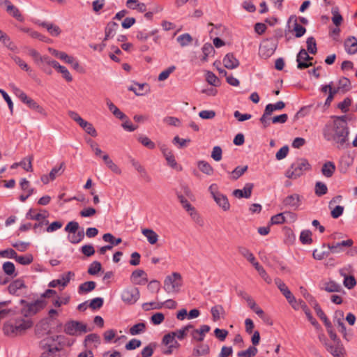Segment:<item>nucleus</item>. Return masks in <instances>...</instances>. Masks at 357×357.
<instances>
[{"label":"nucleus","mask_w":357,"mask_h":357,"mask_svg":"<svg viewBox=\"0 0 357 357\" xmlns=\"http://www.w3.org/2000/svg\"><path fill=\"white\" fill-rule=\"evenodd\" d=\"M349 131L346 117L337 116L335 119L326 124L323 135L327 141H333L338 148H343L347 141Z\"/></svg>","instance_id":"nucleus-1"},{"label":"nucleus","mask_w":357,"mask_h":357,"mask_svg":"<svg viewBox=\"0 0 357 357\" xmlns=\"http://www.w3.org/2000/svg\"><path fill=\"white\" fill-rule=\"evenodd\" d=\"M33 325L29 319H18L14 322L8 321L3 326V332L7 335H17L24 333Z\"/></svg>","instance_id":"nucleus-2"},{"label":"nucleus","mask_w":357,"mask_h":357,"mask_svg":"<svg viewBox=\"0 0 357 357\" xmlns=\"http://www.w3.org/2000/svg\"><path fill=\"white\" fill-rule=\"evenodd\" d=\"M311 165L305 158L296 159L285 172V176L290 179H296L307 171L310 170Z\"/></svg>","instance_id":"nucleus-3"},{"label":"nucleus","mask_w":357,"mask_h":357,"mask_svg":"<svg viewBox=\"0 0 357 357\" xmlns=\"http://www.w3.org/2000/svg\"><path fill=\"white\" fill-rule=\"evenodd\" d=\"M79 229V223L76 221L69 222L64 230L69 233L68 236V240L73 244H77L81 242L84 238V229Z\"/></svg>","instance_id":"nucleus-4"},{"label":"nucleus","mask_w":357,"mask_h":357,"mask_svg":"<svg viewBox=\"0 0 357 357\" xmlns=\"http://www.w3.org/2000/svg\"><path fill=\"white\" fill-rule=\"evenodd\" d=\"M182 286V277L179 273L174 272L164 280L163 288L168 293H178Z\"/></svg>","instance_id":"nucleus-5"},{"label":"nucleus","mask_w":357,"mask_h":357,"mask_svg":"<svg viewBox=\"0 0 357 357\" xmlns=\"http://www.w3.org/2000/svg\"><path fill=\"white\" fill-rule=\"evenodd\" d=\"M21 303L25 304L24 307L22 309V314L26 317L36 314L46 305L43 298L36 300L32 303H27L24 300H21Z\"/></svg>","instance_id":"nucleus-6"},{"label":"nucleus","mask_w":357,"mask_h":357,"mask_svg":"<svg viewBox=\"0 0 357 357\" xmlns=\"http://www.w3.org/2000/svg\"><path fill=\"white\" fill-rule=\"evenodd\" d=\"M63 338L62 335L47 337L41 342L42 347L46 349L50 353L54 354L61 349V341Z\"/></svg>","instance_id":"nucleus-7"},{"label":"nucleus","mask_w":357,"mask_h":357,"mask_svg":"<svg viewBox=\"0 0 357 357\" xmlns=\"http://www.w3.org/2000/svg\"><path fill=\"white\" fill-rule=\"evenodd\" d=\"M139 290L137 287H135L125 288L121 294L122 301L127 305L135 304L139 299Z\"/></svg>","instance_id":"nucleus-8"},{"label":"nucleus","mask_w":357,"mask_h":357,"mask_svg":"<svg viewBox=\"0 0 357 357\" xmlns=\"http://www.w3.org/2000/svg\"><path fill=\"white\" fill-rule=\"evenodd\" d=\"M64 331L66 334L70 335H77L86 333L87 327L86 324L82 322L71 321L65 325Z\"/></svg>","instance_id":"nucleus-9"},{"label":"nucleus","mask_w":357,"mask_h":357,"mask_svg":"<svg viewBox=\"0 0 357 357\" xmlns=\"http://www.w3.org/2000/svg\"><path fill=\"white\" fill-rule=\"evenodd\" d=\"M276 48V43L271 40H266L264 41L259 47V56L263 59H268L274 54Z\"/></svg>","instance_id":"nucleus-10"},{"label":"nucleus","mask_w":357,"mask_h":357,"mask_svg":"<svg viewBox=\"0 0 357 357\" xmlns=\"http://www.w3.org/2000/svg\"><path fill=\"white\" fill-rule=\"evenodd\" d=\"M162 344L167 346V349L163 351L166 355H170L174 349H178L180 344L175 340V334L169 333L164 335L162 338Z\"/></svg>","instance_id":"nucleus-11"},{"label":"nucleus","mask_w":357,"mask_h":357,"mask_svg":"<svg viewBox=\"0 0 357 357\" xmlns=\"http://www.w3.org/2000/svg\"><path fill=\"white\" fill-rule=\"evenodd\" d=\"M312 57L309 56L307 52L301 49L296 56V61L298 63L297 68L298 69L307 68L312 66V63L310 62L312 60Z\"/></svg>","instance_id":"nucleus-12"},{"label":"nucleus","mask_w":357,"mask_h":357,"mask_svg":"<svg viewBox=\"0 0 357 357\" xmlns=\"http://www.w3.org/2000/svg\"><path fill=\"white\" fill-rule=\"evenodd\" d=\"M160 149L169 167L177 170H181L182 168L178 167L172 151L166 145H161Z\"/></svg>","instance_id":"nucleus-13"},{"label":"nucleus","mask_w":357,"mask_h":357,"mask_svg":"<svg viewBox=\"0 0 357 357\" xmlns=\"http://www.w3.org/2000/svg\"><path fill=\"white\" fill-rule=\"evenodd\" d=\"M302 202V197L296 193L291 194L286 197L283 200V204L292 208L294 210H296L299 208Z\"/></svg>","instance_id":"nucleus-14"},{"label":"nucleus","mask_w":357,"mask_h":357,"mask_svg":"<svg viewBox=\"0 0 357 357\" xmlns=\"http://www.w3.org/2000/svg\"><path fill=\"white\" fill-rule=\"evenodd\" d=\"M254 185L251 183H247L243 189L234 190L232 192L233 195L238 199L241 198H250L252 195V188Z\"/></svg>","instance_id":"nucleus-15"},{"label":"nucleus","mask_w":357,"mask_h":357,"mask_svg":"<svg viewBox=\"0 0 357 357\" xmlns=\"http://www.w3.org/2000/svg\"><path fill=\"white\" fill-rule=\"evenodd\" d=\"M130 280L134 284H144L148 281L147 274L143 270L137 269L132 273Z\"/></svg>","instance_id":"nucleus-16"},{"label":"nucleus","mask_w":357,"mask_h":357,"mask_svg":"<svg viewBox=\"0 0 357 357\" xmlns=\"http://www.w3.org/2000/svg\"><path fill=\"white\" fill-rule=\"evenodd\" d=\"M22 102L26 104L30 109L36 110L44 116H47V114L45 109L28 96H26Z\"/></svg>","instance_id":"nucleus-17"},{"label":"nucleus","mask_w":357,"mask_h":357,"mask_svg":"<svg viewBox=\"0 0 357 357\" xmlns=\"http://www.w3.org/2000/svg\"><path fill=\"white\" fill-rule=\"evenodd\" d=\"M222 63L224 66L228 69L236 68L240 63L232 53L227 54L223 58Z\"/></svg>","instance_id":"nucleus-18"},{"label":"nucleus","mask_w":357,"mask_h":357,"mask_svg":"<svg viewBox=\"0 0 357 357\" xmlns=\"http://www.w3.org/2000/svg\"><path fill=\"white\" fill-rule=\"evenodd\" d=\"M211 330V327L208 325H202L199 329H195L192 333V338L197 341L202 342L205 335Z\"/></svg>","instance_id":"nucleus-19"},{"label":"nucleus","mask_w":357,"mask_h":357,"mask_svg":"<svg viewBox=\"0 0 357 357\" xmlns=\"http://www.w3.org/2000/svg\"><path fill=\"white\" fill-rule=\"evenodd\" d=\"M216 204L222 208L223 211H227L230 208V204L226 195L222 193H216L213 197Z\"/></svg>","instance_id":"nucleus-20"},{"label":"nucleus","mask_w":357,"mask_h":357,"mask_svg":"<svg viewBox=\"0 0 357 357\" xmlns=\"http://www.w3.org/2000/svg\"><path fill=\"white\" fill-rule=\"evenodd\" d=\"M344 48L349 54H354L357 52V38L350 36L344 41Z\"/></svg>","instance_id":"nucleus-21"},{"label":"nucleus","mask_w":357,"mask_h":357,"mask_svg":"<svg viewBox=\"0 0 357 357\" xmlns=\"http://www.w3.org/2000/svg\"><path fill=\"white\" fill-rule=\"evenodd\" d=\"M291 22L294 23V31H295V36L296 38L303 36L305 34L306 29L305 27L297 22V17L296 15H291L289 17L288 23L289 24Z\"/></svg>","instance_id":"nucleus-22"},{"label":"nucleus","mask_w":357,"mask_h":357,"mask_svg":"<svg viewBox=\"0 0 357 357\" xmlns=\"http://www.w3.org/2000/svg\"><path fill=\"white\" fill-rule=\"evenodd\" d=\"M335 169V163L332 161H327L323 164L321 172L325 177L331 178L334 174Z\"/></svg>","instance_id":"nucleus-23"},{"label":"nucleus","mask_w":357,"mask_h":357,"mask_svg":"<svg viewBox=\"0 0 357 357\" xmlns=\"http://www.w3.org/2000/svg\"><path fill=\"white\" fill-rule=\"evenodd\" d=\"M119 29V24L114 22H109L107 23L105 29V38L104 40H107L113 38Z\"/></svg>","instance_id":"nucleus-24"},{"label":"nucleus","mask_w":357,"mask_h":357,"mask_svg":"<svg viewBox=\"0 0 357 357\" xmlns=\"http://www.w3.org/2000/svg\"><path fill=\"white\" fill-rule=\"evenodd\" d=\"M40 25L45 28L49 32V33L54 37L59 36L61 32V30L59 26L50 22H41Z\"/></svg>","instance_id":"nucleus-25"},{"label":"nucleus","mask_w":357,"mask_h":357,"mask_svg":"<svg viewBox=\"0 0 357 357\" xmlns=\"http://www.w3.org/2000/svg\"><path fill=\"white\" fill-rule=\"evenodd\" d=\"M142 234L146 238L148 242L151 245L155 244L158 241V235L151 229H142Z\"/></svg>","instance_id":"nucleus-26"},{"label":"nucleus","mask_w":357,"mask_h":357,"mask_svg":"<svg viewBox=\"0 0 357 357\" xmlns=\"http://www.w3.org/2000/svg\"><path fill=\"white\" fill-rule=\"evenodd\" d=\"M326 349L333 357H343L342 355L344 349L340 342L336 343L335 346L328 344Z\"/></svg>","instance_id":"nucleus-27"},{"label":"nucleus","mask_w":357,"mask_h":357,"mask_svg":"<svg viewBox=\"0 0 357 357\" xmlns=\"http://www.w3.org/2000/svg\"><path fill=\"white\" fill-rule=\"evenodd\" d=\"M106 104L109 111L118 119L124 120L126 116L109 99L106 100Z\"/></svg>","instance_id":"nucleus-28"},{"label":"nucleus","mask_w":357,"mask_h":357,"mask_svg":"<svg viewBox=\"0 0 357 357\" xmlns=\"http://www.w3.org/2000/svg\"><path fill=\"white\" fill-rule=\"evenodd\" d=\"M322 289L327 292H340L342 290V287L334 280H329L323 284Z\"/></svg>","instance_id":"nucleus-29"},{"label":"nucleus","mask_w":357,"mask_h":357,"mask_svg":"<svg viewBox=\"0 0 357 357\" xmlns=\"http://www.w3.org/2000/svg\"><path fill=\"white\" fill-rule=\"evenodd\" d=\"M211 313L213 321H218L221 317H224L225 312L221 305H216L211 307Z\"/></svg>","instance_id":"nucleus-30"},{"label":"nucleus","mask_w":357,"mask_h":357,"mask_svg":"<svg viewBox=\"0 0 357 357\" xmlns=\"http://www.w3.org/2000/svg\"><path fill=\"white\" fill-rule=\"evenodd\" d=\"M327 247V245L324 243L322 244L321 248L315 249L313 251L312 256L314 259L317 260H321L330 255V250L328 249L327 250H324Z\"/></svg>","instance_id":"nucleus-31"},{"label":"nucleus","mask_w":357,"mask_h":357,"mask_svg":"<svg viewBox=\"0 0 357 357\" xmlns=\"http://www.w3.org/2000/svg\"><path fill=\"white\" fill-rule=\"evenodd\" d=\"M209 347L206 344H197L193 349L192 355L195 357H199L207 355L209 353Z\"/></svg>","instance_id":"nucleus-32"},{"label":"nucleus","mask_w":357,"mask_h":357,"mask_svg":"<svg viewBox=\"0 0 357 357\" xmlns=\"http://www.w3.org/2000/svg\"><path fill=\"white\" fill-rule=\"evenodd\" d=\"M47 216V211H44L43 213H36V210L32 208H31L26 213V218L30 220H35L37 221L45 220Z\"/></svg>","instance_id":"nucleus-33"},{"label":"nucleus","mask_w":357,"mask_h":357,"mask_svg":"<svg viewBox=\"0 0 357 357\" xmlns=\"http://www.w3.org/2000/svg\"><path fill=\"white\" fill-rule=\"evenodd\" d=\"M25 287L24 282L21 279H17L12 282L8 286V291L10 294H15L17 291Z\"/></svg>","instance_id":"nucleus-34"},{"label":"nucleus","mask_w":357,"mask_h":357,"mask_svg":"<svg viewBox=\"0 0 357 357\" xmlns=\"http://www.w3.org/2000/svg\"><path fill=\"white\" fill-rule=\"evenodd\" d=\"M197 167L202 172L206 175H212L213 173V168L205 160H199L197 162Z\"/></svg>","instance_id":"nucleus-35"},{"label":"nucleus","mask_w":357,"mask_h":357,"mask_svg":"<svg viewBox=\"0 0 357 357\" xmlns=\"http://www.w3.org/2000/svg\"><path fill=\"white\" fill-rule=\"evenodd\" d=\"M74 277L75 273L73 272L68 271L63 274H61L57 280H59L60 286L62 287V288H64L68 284L70 280L74 278Z\"/></svg>","instance_id":"nucleus-36"},{"label":"nucleus","mask_w":357,"mask_h":357,"mask_svg":"<svg viewBox=\"0 0 357 357\" xmlns=\"http://www.w3.org/2000/svg\"><path fill=\"white\" fill-rule=\"evenodd\" d=\"M6 12L13 17L15 18L17 20L20 22H23L24 20L18 8H17L14 5L10 6V7L6 8Z\"/></svg>","instance_id":"nucleus-37"},{"label":"nucleus","mask_w":357,"mask_h":357,"mask_svg":"<svg viewBox=\"0 0 357 357\" xmlns=\"http://www.w3.org/2000/svg\"><path fill=\"white\" fill-rule=\"evenodd\" d=\"M248 165L238 166L232 172H228V174H231V178L232 180H237L248 170Z\"/></svg>","instance_id":"nucleus-38"},{"label":"nucleus","mask_w":357,"mask_h":357,"mask_svg":"<svg viewBox=\"0 0 357 357\" xmlns=\"http://www.w3.org/2000/svg\"><path fill=\"white\" fill-rule=\"evenodd\" d=\"M314 309L316 312L317 315L324 321L326 328L331 327V321L328 319L324 311L321 310V307L318 303H315L314 306Z\"/></svg>","instance_id":"nucleus-39"},{"label":"nucleus","mask_w":357,"mask_h":357,"mask_svg":"<svg viewBox=\"0 0 357 357\" xmlns=\"http://www.w3.org/2000/svg\"><path fill=\"white\" fill-rule=\"evenodd\" d=\"M337 87L340 92L344 93L351 89V82L348 78L343 77L339 79Z\"/></svg>","instance_id":"nucleus-40"},{"label":"nucleus","mask_w":357,"mask_h":357,"mask_svg":"<svg viewBox=\"0 0 357 357\" xmlns=\"http://www.w3.org/2000/svg\"><path fill=\"white\" fill-rule=\"evenodd\" d=\"M203 57L202 58V61L204 62L207 61L208 57L212 55L215 50L213 46L211 43H205L202 48Z\"/></svg>","instance_id":"nucleus-41"},{"label":"nucleus","mask_w":357,"mask_h":357,"mask_svg":"<svg viewBox=\"0 0 357 357\" xmlns=\"http://www.w3.org/2000/svg\"><path fill=\"white\" fill-rule=\"evenodd\" d=\"M285 107L283 101H278L275 104H268L266 109V114H271L275 110H281Z\"/></svg>","instance_id":"nucleus-42"},{"label":"nucleus","mask_w":357,"mask_h":357,"mask_svg":"<svg viewBox=\"0 0 357 357\" xmlns=\"http://www.w3.org/2000/svg\"><path fill=\"white\" fill-rule=\"evenodd\" d=\"M96 282L93 281L85 282L79 286V293L90 292L96 288Z\"/></svg>","instance_id":"nucleus-43"},{"label":"nucleus","mask_w":357,"mask_h":357,"mask_svg":"<svg viewBox=\"0 0 357 357\" xmlns=\"http://www.w3.org/2000/svg\"><path fill=\"white\" fill-rule=\"evenodd\" d=\"M284 214L294 215V214L291 212L280 213L271 217V223L272 225H280L284 223L285 222Z\"/></svg>","instance_id":"nucleus-44"},{"label":"nucleus","mask_w":357,"mask_h":357,"mask_svg":"<svg viewBox=\"0 0 357 357\" xmlns=\"http://www.w3.org/2000/svg\"><path fill=\"white\" fill-rule=\"evenodd\" d=\"M177 42L181 47L188 46L192 41V38L189 33H183L178 36L176 38Z\"/></svg>","instance_id":"nucleus-45"},{"label":"nucleus","mask_w":357,"mask_h":357,"mask_svg":"<svg viewBox=\"0 0 357 357\" xmlns=\"http://www.w3.org/2000/svg\"><path fill=\"white\" fill-rule=\"evenodd\" d=\"M15 261L22 265H29L33 261V257L31 254H27L26 255L18 256L15 258Z\"/></svg>","instance_id":"nucleus-46"},{"label":"nucleus","mask_w":357,"mask_h":357,"mask_svg":"<svg viewBox=\"0 0 357 357\" xmlns=\"http://www.w3.org/2000/svg\"><path fill=\"white\" fill-rule=\"evenodd\" d=\"M64 171V163L62 162L58 167H54L52 169L49 174V177L52 178V180H54L57 176H61Z\"/></svg>","instance_id":"nucleus-47"},{"label":"nucleus","mask_w":357,"mask_h":357,"mask_svg":"<svg viewBox=\"0 0 357 357\" xmlns=\"http://www.w3.org/2000/svg\"><path fill=\"white\" fill-rule=\"evenodd\" d=\"M335 315H339L340 317L337 319L336 323L340 328V331L344 335V337H345L347 335V330L346 326L342 321V317L344 316V312L342 311H337L335 312Z\"/></svg>","instance_id":"nucleus-48"},{"label":"nucleus","mask_w":357,"mask_h":357,"mask_svg":"<svg viewBox=\"0 0 357 357\" xmlns=\"http://www.w3.org/2000/svg\"><path fill=\"white\" fill-rule=\"evenodd\" d=\"M257 353V349L255 346H251L245 351H238L237 356L238 357H253Z\"/></svg>","instance_id":"nucleus-49"},{"label":"nucleus","mask_w":357,"mask_h":357,"mask_svg":"<svg viewBox=\"0 0 357 357\" xmlns=\"http://www.w3.org/2000/svg\"><path fill=\"white\" fill-rule=\"evenodd\" d=\"M206 79L207 82L213 86H218L220 85V82L218 77L212 72L208 71L206 74Z\"/></svg>","instance_id":"nucleus-50"},{"label":"nucleus","mask_w":357,"mask_h":357,"mask_svg":"<svg viewBox=\"0 0 357 357\" xmlns=\"http://www.w3.org/2000/svg\"><path fill=\"white\" fill-rule=\"evenodd\" d=\"M331 13L333 14L332 21H333V24L336 26H340L341 24V23L342 22L343 19H342V15L339 13L338 8L337 7L333 8Z\"/></svg>","instance_id":"nucleus-51"},{"label":"nucleus","mask_w":357,"mask_h":357,"mask_svg":"<svg viewBox=\"0 0 357 357\" xmlns=\"http://www.w3.org/2000/svg\"><path fill=\"white\" fill-rule=\"evenodd\" d=\"M102 239L105 242L109 243L112 246L118 245L122 241L121 238H115L110 233L105 234L102 236Z\"/></svg>","instance_id":"nucleus-52"},{"label":"nucleus","mask_w":357,"mask_h":357,"mask_svg":"<svg viewBox=\"0 0 357 357\" xmlns=\"http://www.w3.org/2000/svg\"><path fill=\"white\" fill-rule=\"evenodd\" d=\"M1 42L6 47L12 52H16L17 50V45L11 40L10 38L8 35H6Z\"/></svg>","instance_id":"nucleus-53"},{"label":"nucleus","mask_w":357,"mask_h":357,"mask_svg":"<svg viewBox=\"0 0 357 357\" xmlns=\"http://www.w3.org/2000/svg\"><path fill=\"white\" fill-rule=\"evenodd\" d=\"M239 253L250 262H254L255 257L254 255L246 248L240 246L238 248Z\"/></svg>","instance_id":"nucleus-54"},{"label":"nucleus","mask_w":357,"mask_h":357,"mask_svg":"<svg viewBox=\"0 0 357 357\" xmlns=\"http://www.w3.org/2000/svg\"><path fill=\"white\" fill-rule=\"evenodd\" d=\"M314 190L315 194L319 197L326 195L328 192V188L326 185L321 181L316 183Z\"/></svg>","instance_id":"nucleus-55"},{"label":"nucleus","mask_w":357,"mask_h":357,"mask_svg":"<svg viewBox=\"0 0 357 357\" xmlns=\"http://www.w3.org/2000/svg\"><path fill=\"white\" fill-rule=\"evenodd\" d=\"M145 329L146 325L144 323H138L130 328V333L132 335H136L144 332Z\"/></svg>","instance_id":"nucleus-56"},{"label":"nucleus","mask_w":357,"mask_h":357,"mask_svg":"<svg viewBox=\"0 0 357 357\" xmlns=\"http://www.w3.org/2000/svg\"><path fill=\"white\" fill-rule=\"evenodd\" d=\"M32 160L33 155H29L19 162L20 166L22 167V168L25 169L26 172H32Z\"/></svg>","instance_id":"nucleus-57"},{"label":"nucleus","mask_w":357,"mask_h":357,"mask_svg":"<svg viewBox=\"0 0 357 357\" xmlns=\"http://www.w3.org/2000/svg\"><path fill=\"white\" fill-rule=\"evenodd\" d=\"M300 241L303 244H310L312 242V232L310 230H303L301 232Z\"/></svg>","instance_id":"nucleus-58"},{"label":"nucleus","mask_w":357,"mask_h":357,"mask_svg":"<svg viewBox=\"0 0 357 357\" xmlns=\"http://www.w3.org/2000/svg\"><path fill=\"white\" fill-rule=\"evenodd\" d=\"M307 52L315 54L317 51L316 40L313 37H309L306 41Z\"/></svg>","instance_id":"nucleus-59"},{"label":"nucleus","mask_w":357,"mask_h":357,"mask_svg":"<svg viewBox=\"0 0 357 357\" xmlns=\"http://www.w3.org/2000/svg\"><path fill=\"white\" fill-rule=\"evenodd\" d=\"M81 128L83 130H84V131L86 133H88L89 135H90L92 137H96L98 135L97 131L95 129V128L93 127V126L91 123H89L86 121H84V123L81 126Z\"/></svg>","instance_id":"nucleus-60"},{"label":"nucleus","mask_w":357,"mask_h":357,"mask_svg":"<svg viewBox=\"0 0 357 357\" xmlns=\"http://www.w3.org/2000/svg\"><path fill=\"white\" fill-rule=\"evenodd\" d=\"M138 141L144 146L149 149H153L155 147V144L152 142L148 137L145 135H141L138 138Z\"/></svg>","instance_id":"nucleus-61"},{"label":"nucleus","mask_w":357,"mask_h":357,"mask_svg":"<svg viewBox=\"0 0 357 357\" xmlns=\"http://www.w3.org/2000/svg\"><path fill=\"white\" fill-rule=\"evenodd\" d=\"M3 270L4 273L8 275H14L15 276L17 274L15 273V267L13 263L10 261H6L3 264Z\"/></svg>","instance_id":"nucleus-62"},{"label":"nucleus","mask_w":357,"mask_h":357,"mask_svg":"<svg viewBox=\"0 0 357 357\" xmlns=\"http://www.w3.org/2000/svg\"><path fill=\"white\" fill-rule=\"evenodd\" d=\"M84 342L86 344L95 343V347H97L100 344V337L96 333H91L86 336Z\"/></svg>","instance_id":"nucleus-63"},{"label":"nucleus","mask_w":357,"mask_h":357,"mask_svg":"<svg viewBox=\"0 0 357 357\" xmlns=\"http://www.w3.org/2000/svg\"><path fill=\"white\" fill-rule=\"evenodd\" d=\"M102 268L101 264L97 261H93L89 268H88V273L94 275H96L99 271H100Z\"/></svg>","instance_id":"nucleus-64"}]
</instances>
